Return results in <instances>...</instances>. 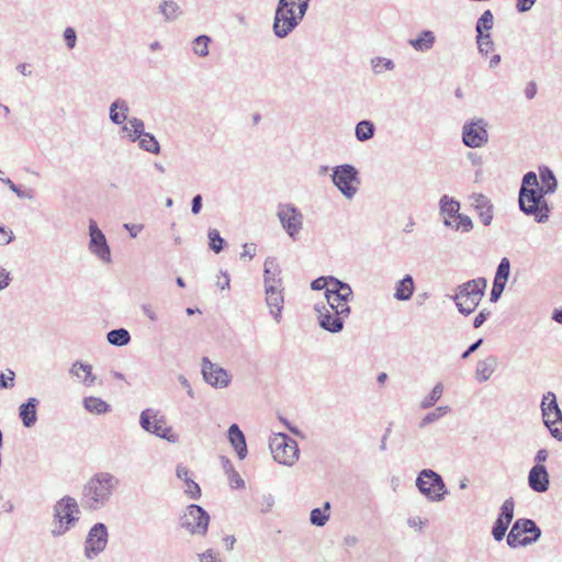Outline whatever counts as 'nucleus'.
Listing matches in <instances>:
<instances>
[{
    "label": "nucleus",
    "instance_id": "nucleus-1",
    "mask_svg": "<svg viewBox=\"0 0 562 562\" xmlns=\"http://www.w3.org/2000/svg\"><path fill=\"white\" fill-rule=\"evenodd\" d=\"M121 485V480L106 471L91 475L82 486L81 504L86 509L99 510L105 507Z\"/></svg>",
    "mask_w": 562,
    "mask_h": 562
},
{
    "label": "nucleus",
    "instance_id": "nucleus-2",
    "mask_svg": "<svg viewBox=\"0 0 562 562\" xmlns=\"http://www.w3.org/2000/svg\"><path fill=\"white\" fill-rule=\"evenodd\" d=\"M78 502L72 496H64L53 506V537H61L76 526L80 518Z\"/></svg>",
    "mask_w": 562,
    "mask_h": 562
},
{
    "label": "nucleus",
    "instance_id": "nucleus-3",
    "mask_svg": "<svg viewBox=\"0 0 562 562\" xmlns=\"http://www.w3.org/2000/svg\"><path fill=\"white\" fill-rule=\"evenodd\" d=\"M546 195L540 188L520 189L518 202L521 212L533 216L537 223H546L550 215V207L544 199Z\"/></svg>",
    "mask_w": 562,
    "mask_h": 562
},
{
    "label": "nucleus",
    "instance_id": "nucleus-4",
    "mask_svg": "<svg viewBox=\"0 0 562 562\" xmlns=\"http://www.w3.org/2000/svg\"><path fill=\"white\" fill-rule=\"evenodd\" d=\"M486 284L487 282L484 278H477L458 288L453 300L461 314L469 315L474 312L484 295Z\"/></svg>",
    "mask_w": 562,
    "mask_h": 562
},
{
    "label": "nucleus",
    "instance_id": "nucleus-5",
    "mask_svg": "<svg viewBox=\"0 0 562 562\" xmlns=\"http://www.w3.org/2000/svg\"><path fill=\"white\" fill-rule=\"evenodd\" d=\"M331 182L341 195L351 201L359 191L361 183L359 170L350 165L342 164L331 168Z\"/></svg>",
    "mask_w": 562,
    "mask_h": 562
},
{
    "label": "nucleus",
    "instance_id": "nucleus-6",
    "mask_svg": "<svg viewBox=\"0 0 562 562\" xmlns=\"http://www.w3.org/2000/svg\"><path fill=\"white\" fill-rule=\"evenodd\" d=\"M269 448L274 461L280 464L292 467L299 460L297 442L285 434H274L269 440Z\"/></svg>",
    "mask_w": 562,
    "mask_h": 562
},
{
    "label": "nucleus",
    "instance_id": "nucleus-7",
    "mask_svg": "<svg viewBox=\"0 0 562 562\" xmlns=\"http://www.w3.org/2000/svg\"><path fill=\"white\" fill-rule=\"evenodd\" d=\"M140 427L151 435H155L168 442L175 443L179 437L173 432L172 428L167 426L166 418L153 408H146L139 414Z\"/></svg>",
    "mask_w": 562,
    "mask_h": 562
},
{
    "label": "nucleus",
    "instance_id": "nucleus-8",
    "mask_svg": "<svg viewBox=\"0 0 562 562\" xmlns=\"http://www.w3.org/2000/svg\"><path fill=\"white\" fill-rule=\"evenodd\" d=\"M540 408L543 424L550 435L554 439L562 441V412L553 392L549 391L542 395Z\"/></svg>",
    "mask_w": 562,
    "mask_h": 562
},
{
    "label": "nucleus",
    "instance_id": "nucleus-9",
    "mask_svg": "<svg viewBox=\"0 0 562 562\" xmlns=\"http://www.w3.org/2000/svg\"><path fill=\"white\" fill-rule=\"evenodd\" d=\"M277 217L290 239L296 241L304 228V215L293 203H280L277 207Z\"/></svg>",
    "mask_w": 562,
    "mask_h": 562
},
{
    "label": "nucleus",
    "instance_id": "nucleus-10",
    "mask_svg": "<svg viewBox=\"0 0 562 562\" xmlns=\"http://www.w3.org/2000/svg\"><path fill=\"white\" fill-rule=\"evenodd\" d=\"M540 537L541 529L533 520L519 518L514 522L507 536V544L510 548L527 547L537 542Z\"/></svg>",
    "mask_w": 562,
    "mask_h": 562
},
{
    "label": "nucleus",
    "instance_id": "nucleus-11",
    "mask_svg": "<svg viewBox=\"0 0 562 562\" xmlns=\"http://www.w3.org/2000/svg\"><path fill=\"white\" fill-rule=\"evenodd\" d=\"M419 492L430 502H440L448 493L442 477L430 469L422 470L416 479Z\"/></svg>",
    "mask_w": 562,
    "mask_h": 562
},
{
    "label": "nucleus",
    "instance_id": "nucleus-12",
    "mask_svg": "<svg viewBox=\"0 0 562 562\" xmlns=\"http://www.w3.org/2000/svg\"><path fill=\"white\" fill-rule=\"evenodd\" d=\"M209 522V514L195 504L189 505L181 517V526L192 535L205 536Z\"/></svg>",
    "mask_w": 562,
    "mask_h": 562
},
{
    "label": "nucleus",
    "instance_id": "nucleus-13",
    "mask_svg": "<svg viewBox=\"0 0 562 562\" xmlns=\"http://www.w3.org/2000/svg\"><path fill=\"white\" fill-rule=\"evenodd\" d=\"M108 537L106 526L103 522L94 524L86 538L85 557L92 560L103 552L108 544Z\"/></svg>",
    "mask_w": 562,
    "mask_h": 562
},
{
    "label": "nucleus",
    "instance_id": "nucleus-14",
    "mask_svg": "<svg viewBox=\"0 0 562 562\" xmlns=\"http://www.w3.org/2000/svg\"><path fill=\"white\" fill-rule=\"evenodd\" d=\"M89 251L100 259L102 262L109 263L111 261V249L108 244L106 237L99 228L94 220L89 221Z\"/></svg>",
    "mask_w": 562,
    "mask_h": 562
},
{
    "label": "nucleus",
    "instance_id": "nucleus-15",
    "mask_svg": "<svg viewBox=\"0 0 562 562\" xmlns=\"http://www.w3.org/2000/svg\"><path fill=\"white\" fill-rule=\"evenodd\" d=\"M486 123L483 119L467 122L462 127V142L467 147L480 148L488 142Z\"/></svg>",
    "mask_w": 562,
    "mask_h": 562
},
{
    "label": "nucleus",
    "instance_id": "nucleus-16",
    "mask_svg": "<svg viewBox=\"0 0 562 562\" xmlns=\"http://www.w3.org/2000/svg\"><path fill=\"white\" fill-rule=\"evenodd\" d=\"M202 374L207 384L215 389L227 387L232 381L229 373L209 358L202 359Z\"/></svg>",
    "mask_w": 562,
    "mask_h": 562
},
{
    "label": "nucleus",
    "instance_id": "nucleus-17",
    "mask_svg": "<svg viewBox=\"0 0 562 562\" xmlns=\"http://www.w3.org/2000/svg\"><path fill=\"white\" fill-rule=\"evenodd\" d=\"M314 312L317 316V324L322 329L331 334L342 331L345 321L341 316H338L330 311L324 302L316 303L314 305Z\"/></svg>",
    "mask_w": 562,
    "mask_h": 562
},
{
    "label": "nucleus",
    "instance_id": "nucleus-18",
    "mask_svg": "<svg viewBox=\"0 0 562 562\" xmlns=\"http://www.w3.org/2000/svg\"><path fill=\"white\" fill-rule=\"evenodd\" d=\"M324 294L327 307L336 315L341 316L344 321H346L351 313L349 303L353 299V292L336 293L333 291H325Z\"/></svg>",
    "mask_w": 562,
    "mask_h": 562
},
{
    "label": "nucleus",
    "instance_id": "nucleus-19",
    "mask_svg": "<svg viewBox=\"0 0 562 562\" xmlns=\"http://www.w3.org/2000/svg\"><path fill=\"white\" fill-rule=\"evenodd\" d=\"M514 499L507 498L501 506V513L492 528V535L496 541L504 539L509 524L514 518Z\"/></svg>",
    "mask_w": 562,
    "mask_h": 562
},
{
    "label": "nucleus",
    "instance_id": "nucleus-20",
    "mask_svg": "<svg viewBox=\"0 0 562 562\" xmlns=\"http://www.w3.org/2000/svg\"><path fill=\"white\" fill-rule=\"evenodd\" d=\"M281 268L277 258L268 257L263 263V284L265 290L282 288Z\"/></svg>",
    "mask_w": 562,
    "mask_h": 562
},
{
    "label": "nucleus",
    "instance_id": "nucleus-21",
    "mask_svg": "<svg viewBox=\"0 0 562 562\" xmlns=\"http://www.w3.org/2000/svg\"><path fill=\"white\" fill-rule=\"evenodd\" d=\"M265 294L270 315L277 324H280L284 305L283 288L267 289L265 290Z\"/></svg>",
    "mask_w": 562,
    "mask_h": 562
},
{
    "label": "nucleus",
    "instance_id": "nucleus-22",
    "mask_svg": "<svg viewBox=\"0 0 562 562\" xmlns=\"http://www.w3.org/2000/svg\"><path fill=\"white\" fill-rule=\"evenodd\" d=\"M299 25L284 13L278 5L274 12L272 30L278 38H284L292 33Z\"/></svg>",
    "mask_w": 562,
    "mask_h": 562
},
{
    "label": "nucleus",
    "instance_id": "nucleus-23",
    "mask_svg": "<svg viewBox=\"0 0 562 562\" xmlns=\"http://www.w3.org/2000/svg\"><path fill=\"white\" fill-rule=\"evenodd\" d=\"M69 373L79 383L88 387L94 385L98 381L97 375L92 372V366L82 361H75L69 369Z\"/></svg>",
    "mask_w": 562,
    "mask_h": 562
},
{
    "label": "nucleus",
    "instance_id": "nucleus-24",
    "mask_svg": "<svg viewBox=\"0 0 562 562\" xmlns=\"http://www.w3.org/2000/svg\"><path fill=\"white\" fill-rule=\"evenodd\" d=\"M530 488L538 493L547 492L549 488V474L544 465L536 464L531 468L528 475Z\"/></svg>",
    "mask_w": 562,
    "mask_h": 562
},
{
    "label": "nucleus",
    "instance_id": "nucleus-25",
    "mask_svg": "<svg viewBox=\"0 0 562 562\" xmlns=\"http://www.w3.org/2000/svg\"><path fill=\"white\" fill-rule=\"evenodd\" d=\"M38 405V398L30 397L19 406V417L25 428H31L36 424Z\"/></svg>",
    "mask_w": 562,
    "mask_h": 562
},
{
    "label": "nucleus",
    "instance_id": "nucleus-26",
    "mask_svg": "<svg viewBox=\"0 0 562 562\" xmlns=\"http://www.w3.org/2000/svg\"><path fill=\"white\" fill-rule=\"evenodd\" d=\"M227 437H228L229 443L236 451L238 458L240 460L245 459L248 453L246 438H245L244 432L240 430V428L237 424H233L229 426L228 431H227Z\"/></svg>",
    "mask_w": 562,
    "mask_h": 562
},
{
    "label": "nucleus",
    "instance_id": "nucleus-27",
    "mask_svg": "<svg viewBox=\"0 0 562 562\" xmlns=\"http://www.w3.org/2000/svg\"><path fill=\"white\" fill-rule=\"evenodd\" d=\"M439 207L440 214L443 216V225L452 226L451 218L460 214V202L448 195H442L439 201Z\"/></svg>",
    "mask_w": 562,
    "mask_h": 562
},
{
    "label": "nucleus",
    "instance_id": "nucleus-28",
    "mask_svg": "<svg viewBox=\"0 0 562 562\" xmlns=\"http://www.w3.org/2000/svg\"><path fill=\"white\" fill-rule=\"evenodd\" d=\"M407 43L414 50L427 53L434 47L436 43V35L430 30H424L416 38H409Z\"/></svg>",
    "mask_w": 562,
    "mask_h": 562
},
{
    "label": "nucleus",
    "instance_id": "nucleus-29",
    "mask_svg": "<svg viewBox=\"0 0 562 562\" xmlns=\"http://www.w3.org/2000/svg\"><path fill=\"white\" fill-rule=\"evenodd\" d=\"M498 360L495 356H488L476 364L475 379L479 382H486L495 372Z\"/></svg>",
    "mask_w": 562,
    "mask_h": 562
},
{
    "label": "nucleus",
    "instance_id": "nucleus-30",
    "mask_svg": "<svg viewBox=\"0 0 562 562\" xmlns=\"http://www.w3.org/2000/svg\"><path fill=\"white\" fill-rule=\"evenodd\" d=\"M415 291L414 279L411 274H406L395 285L394 297L397 301H408L412 299Z\"/></svg>",
    "mask_w": 562,
    "mask_h": 562
},
{
    "label": "nucleus",
    "instance_id": "nucleus-31",
    "mask_svg": "<svg viewBox=\"0 0 562 562\" xmlns=\"http://www.w3.org/2000/svg\"><path fill=\"white\" fill-rule=\"evenodd\" d=\"M128 104L123 99L113 101L109 109V117L113 124L120 125L127 119Z\"/></svg>",
    "mask_w": 562,
    "mask_h": 562
},
{
    "label": "nucleus",
    "instance_id": "nucleus-32",
    "mask_svg": "<svg viewBox=\"0 0 562 562\" xmlns=\"http://www.w3.org/2000/svg\"><path fill=\"white\" fill-rule=\"evenodd\" d=\"M85 409L91 414L104 415L111 412V405L97 396H87L82 400Z\"/></svg>",
    "mask_w": 562,
    "mask_h": 562
},
{
    "label": "nucleus",
    "instance_id": "nucleus-33",
    "mask_svg": "<svg viewBox=\"0 0 562 562\" xmlns=\"http://www.w3.org/2000/svg\"><path fill=\"white\" fill-rule=\"evenodd\" d=\"M159 13L164 16L166 22L177 20L182 14L180 5L172 0H164L158 5Z\"/></svg>",
    "mask_w": 562,
    "mask_h": 562
},
{
    "label": "nucleus",
    "instance_id": "nucleus-34",
    "mask_svg": "<svg viewBox=\"0 0 562 562\" xmlns=\"http://www.w3.org/2000/svg\"><path fill=\"white\" fill-rule=\"evenodd\" d=\"M122 131L126 133L128 139L131 142H136L140 136L144 135L145 133V124L143 122V120L138 119V117H131L127 122V124H125L123 127H122Z\"/></svg>",
    "mask_w": 562,
    "mask_h": 562
},
{
    "label": "nucleus",
    "instance_id": "nucleus-35",
    "mask_svg": "<svg viewBox=\"0 0 562 562\" xmlns=\"http://www.w3.org/2000/svg\"><path fill=\"white\" fill-rule=\"evenodd\" d=\"M539 172H540V180L542 183L540 189L542 190V192H544L546 194L554 193L558 188V180H557L553 171L548 167H543V168H540Z\"/></svg>",
    "mask_w": 562,
    "mask_h": 562
},
{
    "label": "nucleus",
    "instance_id": "nucleus-36",
    "mask_svg": "<svg viewBox=\"0 0 562 562\" xmlns=\"http://www.w3.org/2000/svg\"><path fill=\"white\" fill-rule=\"evenodd\" d=\"M330 503L325 502L322 508H314L310 513V522L316 527H323L327 524L330 517Z\"/></svg>",
    "mask_w": 562,
    "mask_h": 562
},
{
    "label": "nucleus",
    "instance_id": "nucleus-37",
    "mask_svg": "<svg viewBox=\"0 0 562 562\" xmlns=\"http://www.w3.org/2000/svg\"><path fill=\"white\" fill-rule=\"evenodd\" d=\"M375 134V125L369 120H362L355 127V136L359 142H367L373 138Z\"/></svg>",
    "mask_w": 562,
    "mask_h": 562
},
{
    "label": "nucleus",
    "instance_id": "nucleus-38",
    "mask_svg": "<svg viewBox=\"0 0 562 562\" xmlns=\"http://www.w3.org/2000/svg\"><path fill=\"white\" fill-rule=\"evenodd\" d=\"M108 341L117 347L126 346L131 340L128 330L124 328L112 329L106 335Z\"/></svg>",
    "mask_w": 562,
    "mask_h": 562
},
{
    "label": "nucleus",
    "instance_id": "nucleus-39",
    "mask_svg": "<svg viewBox=\"0 0 562 562\" xmlns=\"http://www.w3.org/2000/svg\"><path fill=\"white\" fill-rule=\"evenodd\" d=\"M137 140L139 148L143 150L156 155L160 153V145L153 134L145 132Z\"/></svg>",
    "mask_w": 562,
    "mask_h": 562
},
{
    "label": "nucleus",
    "instance_id": "nucleus-40",
    "mask_svg": "<svg viewBox=\"0 0 562 562\" xmlns=\"http://www.w3.org/2000/svg\"><path fill=\"white\" fill-rule=\"evenodd\" d=\"M494 24V16L491 10H486L482 13V15L479 18L475 31L476 35H485L486 33H490V31L493 29Z\"/></svg>",
    "mask_w": 562,
    "mask_h": 562
},
{
    "label": "nucleus",
    "instance_id": "nucleus-41",
    "mask_svg": "<svg viewBox=\"0 0 562 562\" xmlns=\"http://www.w3.org/2000/svg\"><path fill=\"white\" fill-rule=\"evenodd\" d=\"M211 37L207 35H199L192 41V50L198 57L209 56V46Z\"/></svg>",
    "mask_w": 562,
    "mask_h": 562
},
{
    "label": "nucleus",
    "instance_id": "nucleus-42",
    "mask_svg": "<svg viewBox=\"0 0 562 562\" xmlns=\"http://www.w3.org/2000/svg\"><path fill=\"white\" fill-rule=\"evenodd\" d=\"M442 393H443V385H442V383L439 382L432 387L430 393L423 398V401L419 404L420 408L427 409V408L432 407L440 400V397L442 396Z\"/></svg>",
    "mask_w": 562,
    "mask_h": 562
},
{
    "label": "nucleus",
    "instance_id": "nucleus-43",
    "mask_svg": "<svg viewBox=\"0 0 562 562\" xmlns=\"http://www.w3.org/2000/svg\"><path fill=\"white\" fill-rule=\"evenodd\" d=\"M371 69L375 75H381L384 71H392L395 68V64L390 58L374 57L370 61Z\"/></svg>",
    "mask_w": 562,
    "mask_h": 562
},
{
    "label": "nucleus",
    "instance_id": "nucleus-44",
    "mask_svg": "<svg viewBox=\"0 0 562 562\" xmlns=\"http://www.w3.org/2000/svg\"><path fill=\"white\" fill-rule=\"evenodd\" d=\"M450 411L449 406H438L432 412L426 414L419 422V428H425L427 425L432 424L443 417Z\"/></svg>",
    "mask_w": 562,
    "mask_h": 562
},
{
    "label": "nucleus",
    "instance_id": "nucleus-45",
    "mask_svg": "<svg viewBox=\"0 0 562 562\" xmlns=\"http://www.w3.org/2000/svg\"><path fill=\"white\" fill-rule=\"evenodd\" d=\"M509 274H510V261L507 257H504L501 259V261L497 266L494 280L507 283Z\"/></svg>",
    "mask_w": 562,
    "mask_h": 562
},
{
    "label": "nucleus",
    "instance_id": "nucleus-46",
    "mask_svg": "<svg viewBox=\"0 0 562 562\" xmlns=\"http://www.w3.org/2000/svg\"><path fill=\"white\" fill-rule=\"evenodd\" d=\"M327 283H328V288L326 289V291H333V292H341V293H345V292H352V289L351 286L347 283V282H344L333 276H328L327 277Z\"/></svg>",
    "mask_w": 562,
    "mask_h": 562
},
{
    "label": "nucleus",
    "instance_id": "nucleus-47",
    "mask_svg": "<svg viewBox=\"0 0 562 562\" xmlns=\"http://www.w3.org/2000/svg\"><path fill=\"white\" fill-rule=\"evenodd\" d=\"M476 43L479 53L482 55H487L490 52L494 50V42L492 41L490 33H486L485 35H476Z\"/></svg>",
    "mask_w": 562,
    "mask_h": 562
},
{
    "label": "nucleus",
    "instance_id": "nucleus-48",
    "mask_svg": "<svg viewBox=\"0 0 562 562\" xmlns=\"http://www.w3.org/2000/svg\"><path fill=\"white\" fill-rule=\"evenodd\" d=\"M15 385V372L11 369H7L4 372H0V390H10Z\"/></svg>",
    "mask_w": 562,
    "mask_h": 562
},
{
    "label": "nucleus",
    "instance_id": "nucleus-49",
    "mask_svg": "<svg viewBox=\"0 0 562 562\" xmlns=\"http://www.w3.org/2000/svg\"><path fill=\"white\" fill-rule=\"evenodd\" d=\"M207 236L211 249L216 254L221 252L223 250L224 239L220 236L218 231L210 229Z\"/></svg>",
    "mask_w": 562,
    "mask_h": 562
},
{
    "label": "nucleus",
    "instance_id": "nucleus-50",
    "mask_svg": "<svg viewBox=\"0 0 562 562\" xmlns=\"http://www.w3.org/2000/svg\"><path fill=\"white\" fill-rule=\"evenodd\" d=\"M277 5L281 10H284V13H286L288 16L291 18L297 25L305 16V14L300 13L297 9L288 8V3L285 2V0H279Z\"/></svg>",
    "mask_w": 562,
    "mask_h": 562
},
{
    "label": "nucleus",
    "instance_id": "nucleus-51",
    "mask_svg": "<svg viewBox=\"0 0 562 562\" xmlns=\"http://www.w3.org/2000/svg\"><path fill=\"white\" fill-rule=\"evenodd\" d=\"M456 221L457 223L454 225L452 224L451 227H454L457 231L470 232L473 228L472 220L468 215L460 213L456 217Z\"/></svg>",
    "mask_w": 562,
    "mask_h": 562
},
{
    "label": "nucleus",
    "instance_id": "nucleus-52",
    "mask_svg": "<svg viewBox=\"0 0 562 562\" xmlns=\"http://www.w3.org/2000/svg\"><path fill=\"white\" fill-rule=\"evenodd\" d=\"M470 201H471V205L476 210V211H480L482 209H485L486 206H488L491 203L490 199L482 194V193H473L471 196H470Z\"/></svg>",
    "mask_w": 562,
    "mask_h": 562
},
{
    "label": "nucleus",
    "instance_id": "nucleus-53",
    "mask_svg": "<svg viewBox=\"0 0 562 562\" xmlns=\"http://www.w3.org/2000/svg\"><path fill=\"white\" fill-rule=\"evenodd\" d=\"M199 562H223L218 551L207 549L198 554Z\"/></svg>",
    "mask_w": 562,
    "mask_h": 562
},
{
    "label": "nucleus",
    "instance_id": "nucleus-54",
    "mask_svg": "<svg viewBox=\"0 0 562 562\" xmlns=\"http://www.w3.org/2000/svg\"><path fill=\"white\" fill-rule=\"evenodd\" d=\"M186 490L184 493L192 499H198L201 496V488L196 482H194L192 479L184 482Z\"/></svg>",
    "mask_w": 562,
    "mask_h": 562
},
{
    "label": "nucleus",
    "instance_id": "nucleus-55",
    "mask_svg": "<svg viewBox=\"0 0 562 562\" xmlns=\"http://www.w3.org/2000/svg\"><path fill=\"white\" fill-rule=\"evenodd\" d=\"M530 188H540L537 175L533 171L527 172L522 178L520 189L530 190Z\"/></svg>",
    "mask_w": 562,
    "mask_h": 562
},
{
    "label": "nucleus",
    "instance_id": "nucleus-56",
    "mask_svg": "<svg viewBox=\"0 0 562 562\" xmlns=\"http://www.w3.org/2000/svg\"><path fill=\"white\" fill-rule=\"evenodd\" d=\"M63 36H64V41H65L67 47L69 49L75 48L76 43H77V34H76L75 29H72L70 26L66 27Z\"/></svg>",
    "mask_w": 562,
    "mask_h": 562
},
{
    "label": "nucleus",
    "instance_id": "nucleus-57",
    "mask_svg": "<svg viewBox=\"0 0 562 562\" xmlns=\"http://www.w3.org/2000/svg\"><path fill=\"white\" fill-rule=\"evenodd\" d=\"M506 288V283L494 280L491 291V302H497Z\"/></svg>",
    "mask_w": 562,
    "mask_h": 562
},
{
    "label": "nucleus",
    "instance_id": "nucleus-58",
    "mask_svg": "<svg viewBox=\"0 0 562 562\" xmlns=\"http://www.w3.org/2000/svg\"><path fill=\"white\" fill-rule=\"evenodd\" d=\"M311 0H285L288 8L297 9L300 13L306 14Z\"/></svg>",
    "mask_w": 562,
    "mask_h": 562
},
{
    "label": "nucleus",
    "instance_id": "nucleus-59",
    "mask_svg": "<svg viewBox=\"0 0 562 562\" xmlns=\"http://www.w3.org/2000/svg\"><path fill=\"white\" fill-rule=\"evenodd\" d=\"M479 217L484 226H488L493 220V205L490 204L485 209L477 211Z\"/></svg>",
    "mask_w": 562,
    "mask_h": 562
},
{
    "label": "nucleus",
    "instance_id": "nucleus-60",
    "mask_svg": "<svg viewBox=\"0 0 562 562\" xmlns=\"http://www.w3.org/2000/svg\"><path fill=\"white\" fill-rule=\"evenodd\" d=\"M229 485L232 488H243L245 486L244 480L240 477L236 470L227 474Z\"/></svg>",
    "mask_w": 562,
    "mask_h": 562
},
{
    "label": "nucleus",
    "instance_id": "nucleus-61",
    "mask_svg": "<svg viewBox=\"0 0 562 562\" xmlns=\"http://www.w3.org/2000/svg\"><path fill=\"white\" fill-rule=\"evenodd\" d=\"M14 238L13 232L0 225V246L10 244Z\"/></svg>",
    "mask_w": 562,
    "mask_h": 562
},
{
    "label": "nucleus",
    "instance_id": "nucleus-62",
    "mask_svg": "<svg viewBox=\"0 0 562 562\" xmlns=\"http://www.w3.org/2000/svg\"><path fill=\"white\" fill-rule=\"evenodd\" d=\"M425 524L426 520L422 519L419 516H413L407 519V526L418 531H422Z\"/></svg>",
    "mask_w": 562,
    "mask_h": 562
},
{
    "label": "nucleus",
    "instance_id": "nucleus-63",
    "mask_svg": "<svg viewBox=\"0 0 562 562\" xmlns=\"http://www.w3.org/2000/svg\"><path fill=\"white\" fill-rule=\"evenodd\" d=\"M140 308L143 314L151 322H156L158 319V315L151 304H143Z\"/></svg>",
    "mask_w": 562,
    "mask_h": 562
},
{
    "label": "nucleus",
    "instance_id": "nucleus-64",
    "mask_svg": "<svg viewBox=\"0 0 562 562\" xmlns=\"http://www.w3.org/2000/svg\"><path fill=\"white\" fill-rule=\"evenodd\" d=\"M123 228L130 233L132 238H135L143 231L144 226L142 224L125 223Z\"/></svg>",
    "mask_w": 562,
    "mask_h": 562
}]
</instances>
